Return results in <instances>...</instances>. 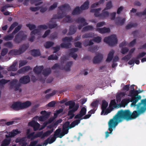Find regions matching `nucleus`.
Segmentation results:
<instances>
[{"label":"nucleus","instance_id":"12","mask_svg":"<svg viewBox=\"0 0 146 146\" xmlns=\"http://www.w3.org/2000/svg\"><path fill=\"white\" fill-rule=\"evenodd\" d=\"M103 55L101 54H98L95 56L93 60L94 64H96L100 62L103 59Z\"/></svg>","mask_w":146,"mask_h":146},{"label":"nucleus","instance_id":"60","mask_svg":"<svg viewBox=\"0 0 146 146\" xmlns=\"http://www.w3.org/2000/svg\"><path fill=\"white\" fill-rule=\"evenodd\" d=\"M58 33L56 32H54L52 33L50 36V38L51 39H54L57 37Z\"/></svg>","mask_w":146,"mask_h":146},{"label":"nucleus","instance_id":"31","mask_svg":"<svg viewBox=\"0 0 146 146\" xmlns=\"http://www.w3.org/2000/svg\"><path fill=\"white\" fill-rule=\"evenodd\" d=\"M51 69L47 68L42 70V74L45 76H47L51 73Z\"/></svg>","mask_w":146,"mask_h":146},{"label":"nucleus","instance_id":"38","mask_svg":"<svg viewBox=\"0 0 146 146\" xmlns=\"http://www.w3.org/2000/svg\"><path fill=\"white\" fill-rule=\"evenodd\" d=\"M71 44L70 42L65 43H62L61 44L60 46L62 48H68L71 47Z\"/></svg>","mask_w":146,"mask_h":146},{"label":"nucleus","instance_id":"23","mask_svg":"<svg viewBox=\"0 0 146 146\" xmlns=\"http://www.w3.org/2000/svg\"><path fill=\"white\" fill-rule=\"evenodd\" d=\"M77 30L76 27L74 25H71L70 26L69 31L68 33V35H71L74 34Z\"/></svg>","mask_w":146,"mask_h":146},{"label":"nucleus","instance_id":"25","mask_svg":"<svg viewBox=\"0 0 146 146\" xmlns=\"http://www.w3.org/2000/svg\"><path fill=\"white\" fill-rule=\"evenodd\" d=\"M89 1L88 0L86 1L83 5H82L80 9L82 10L87 9L89 7Z\"/></svg>","mask_w":146,"mask_h":146},{"label":"nucleus","instance_id":"37","mask_svg":"<svg viewBox=\"0 0 146 146\" xmlns=\"http://www.w3.org/2000/svg\"><path fill=\"white\" fill-rule=\"evenodd\" d=\"M116 107V104L115 100H113L111 101L109 104V108L113 109Z\"/></svg>","mask_w":146,"mask_h":146},{"label":"nucleus","instance_id":"3","mask_svg":"<svg viewBox=\"0 0 146 146\" xmlns=\"http://www.w3.org/2000/svg\"><path fill=\"white\" fill-rule=\"evenodd\" d=\"M128 96L131 97V98H125L123 100L121 101V103L124 105H127L129 102H131V107L137 106V109H141V108H146V98L141 100L140 102L136 104L138 101V98H135L133 96H130V92H129Z\"/></svg>","mask_w":146,"mask_h":146},{"label":"nucleus","instance_id":"35","mask_svg":"<svg viewBox=\"0 0 146 146\" xmlns=\"http://www.w3.org/2000/svg\"><path fill=\"white\" fill-rule=\"evenodd\" d=\"M72 64V61H69L66 64L64 67V69L66 71H69L70 70V68Z\"/></svg>","mask_w":146,"mask_h":146},{"label":"nucleus","instance_id":"29","mask_svg":"<svg viewBox=\"0 0 146 146\" xmlns=\"http://www.w3.org/2000/svg\"><path fill=\"white\" fill-rule=\"evenodd\" d=\"M31 54L34 56H39L40 55L39 50L33 49L31 50Z\"/></svg>","mask_w":146,"mask_h":146},{"label":"nucleus","instance_id":"48","mask_svg":"<svg viewBox=\"0 0 146 146\" xmlns=\"http://www.w3.org/2000/svg\"><path fill=\"white\" fill-rule=\"evenodd\" d=\"M14 35L12 33L11 34L5 36L4 37V39L7 41L11 40L14 37Z\"/></svg>","mask_w":146,"mask_h":146},{"label":"nucleus","instance_id":"5","mask_svg":"<svg viewBox=\"0 0 146 146\" xmlns=\"http://www.w3.org/2000/svg\"><path fill=\"white\" fill-rule=\"evenodd\" d=\"M28 45L23 44L20 46L18 49H13L10 50L9 53L13 55H19L24 52L29 48Z\"/></svg>","mask_w":146,"mask_h":146},{"label":"nucleus","instance_id":"57","mask_svg":"<svg viewBox=\"0 0 146 146\" xmlns=\"http://www.w3.org/2000/svg\"><path fill=\"white\" fill-rule=\"evenodd\" d=\"M61 131V129L60 128H58L54 132V136H55L58 137L60 135V134L61 133H60Z\"/></svg>","mask_w":146,"mask_h":146},{"label":"nucleus","instance_id":"59","mask_svg":"<svg viewBox=\"0 0 146 146\" xmlns=\"http://www.w3.org/2000/svg\"><path fill=\"white\" fill-rule=\"evenodd\" d=\"M27 27H28L29 29L32 31L34 29L36 28V26L35 25L31 24H27L26 25Z\"/></svg>","mask_w":146,"mask_h":146},{"label":"nucleus","instance_id":"1","mask_svg":"<svg viewBox=\"0 0 146 146\" xmlns=\"http://www.w3.org/2000/svg\"><path fill=\"white\" fill-rule=\"evenodd\" d=\"M137 109V110L134 111L132 112L129 110H119L113 118L111 119L110 124L111 125L112 124L114 126L117 125L119 123L123 120L128 121L135 119L146 111V108L142 107L141 109Z\"/></svg>","mask_w":146,"mask_h":146},{"label":"nucleus","instance_id":"42","mask_svg":"<svg viewBox=\"0 0 146 146\" xmlns=\"http://www.w3.org/2000/svg\"><path fill=\"white\" fill-rule=\"evenodd\" d=\"M94 36L92 32L86 33L82 35L83 38H92Z\"/></svg>","mask_w":146,"mask_h":146},{"label":"nucleus","instance_id":"53","mask_svg":"<svg viewBox=\"0 0 146 146\" xmlns=\"http://www.w3.org/2000/svg\"><path fill=\"white\" fill-rule=\"evenodd\" d=\"M4 45L8 48H13V45L11 42H8L4 43Z\"/></svg>","mask_w":146,"mask_h":146},{"label":"nucleus","instance_id":"7","mask_svg":"<svg viewBox=\"0 0 146 146\" xmlns=\"http://www.w3.org/2000/svg\"><path fill=\"white\" fill-rule=\"evenodd\" d=\"M104 41L110 46H112L117 44V39L116 35H112L110 36L105 37Z\"/></svg>","mask_w":146,"mask_h":146},{"label":"nucleus","instance_id":"40","mask_svg":"<svg viewBox=\"0 0 146 146\" xmlns=\"http://www.w3.org/2000/svg\"><path fill=\"white\" fill-rule=\"evenodd\" d=\"M97 46H92L88 48V50L93 53L94 52L97 50Z\"/></svg>","mask_w":146,"mask_h":146},{"label":"nucleus","instance_id":"14","mask_svg":"<svg viewBox=\"0 0 146 146\" xmlns=\"http://www.w3.org/2000/svg\"><path fill=\"white\" fill-rule=\"evenodd\" d=\"M111 120V119H110L108 122V130L110 132H108V131H106V135H105V138H107L109 136V134L111 133L112 131H113V129L115 128L116 125H114V124H112V125H111L110 124V121Z\"/></svg>","mask_w":146,"mask_h":146},{"label":"nucleus","instance_id":"24","mask_svg":"<svg viewBox=\"0 0 146 146\" xmlns=\"http://www.w3.org/2000/svg\"><path fill=\"white\" fill-rule=\"evenodd\" d=\"M17 64V62H15L11 66L7 68V70L8 71H17V68L15 67Z\"/></svg>","mask_w":146,"mask_h":146},{"label":"nucleus","instance_id":"21","mask_svg":"<svg viewBox=\"0 0 146 146\" xmlns=\"http://www.w3.org/2000/svg\"><path fill=\"white\" fill-rule=\"evenodd\" d=\"M11 141L10 138L6 137L2 141L1 145V146H7L10 143Z\"/></svg>","mask_w":146,"mask_h":146},{"label":"nucleus","instance_id":"16","mask_svg":"<svg viewBox=\"0 0 146 146\" xmlns=\"http://www.w3.org/2000/svg\"><path fill=\"white\" fill-rule=\"evenodd\" d=\"M108 106V103L105 100H103L102 102V104L101 106V108L102 111L101 113V115H102L104 113V111Z\"/></svg>","mask_w":146,"mask_h":146},{"label":"nucleus","instance_id":"49","mask_svg":"<svg viewBox=\"0 0 146 146\" xmlns=\"http://www.w3.org/2000/svg\"><path fill=\"white\" fill-rule=\"evenodd\" d=\"M18 81V80L16 79H14L12 80L9 83L10 88H12L16 85Z\"/></svg>","mask_w":146,"mask_h":146},{"label":"nucleus","instance_id":"36","mask_svg":"<svg viewBox=\"0 0 146 146\" xmlns=\"http://www.w3.org/2000/svg\"><path fill=\"white\" fill-rule=\"evenodd\" d=\"M54 42H52L48 41L46 42L44 44V46H45V48H48L53 46L54 45Z\"/></svg>","mask_w":146,"mask_h":146},{"label":"nucleus","instance_id":"58","mask_svg":"<svg viewBox=\"0 0 146 146\" xmlns=\"http://www.w3.org/2000/svg\"><path fill=\"white\" fill-rule=\"evenodd\" d=\"M27 62V61L26 60H22L19 62V67L20 68L23 66L25 65Z\"/></svg>","mask_w":146,"mask_h":146},{"label":"nucleus","instance_id":"13","mask_svg":"<svg viewBox=\"0 0 146 146\" xmlns=\"http://www.w3.org/2000/svg\"><path fill=\"white\" fill-rule=\"evenodd\" d=\"M86 109L84 107H83L80 111L79 114L76 115L74 117L75 119H80L82 116L86 113Z\"/></svg>","mask_w":146,"mask_h":146},{"label":"nucleus","instance_id":"34","mask_svg":"<svg viewBox=\"0 0 146 146\" xmlns=\"http://www.w3.org/2000/svg\"><path fill=\"white\" fill-rule=\"evenodd\" d=\"M54 129L50 130H48L44 132L41 137V139H43L45 137H47L51 134L52 133Z\"/></svg>","mask_w":146,"mask_h":146},{"label":"nucleus","instance_id":"27","mask_svg":"<svg viewBox=\"0 0 146 146\" xmlns=\"http://www.w3.org/2000/svg\"><path fill=\"white\" fill-rule=\"evenodd\" d=\"M18 133V131L17 129H15L13 130V131L10 132L9 135H5L6 137H13L15 136Z\"/></svg>","mask_w":146,"mask_h":146},{"label":"nucleus","instance_id":"11","mask_svg":"<svg viewBox=\"0 0 146 146\" xmlns=\"http://www.w3.org/2000/svg\"><path fill=\"white\" fill-rule=\"evenodd\" d=\"M30 78L29 76L26 75L23 76L19 80V82L22 84H26L30 81Z\"/></svg>","mask_w":146,"mask_h":146},{"label":"nucleus","instance_id":"22","mask_svg":"<svg viewBox=\"0 0 146 146\" xmlns=\"http://www.w3.org/2000/svg\"><path fill=\"white\" fill-rule=\"evenodd\" d=\"M104 9L102 11V12L100 13V18L101 19H104L106 17H108L109 15V12L107 11H105Z\"/></svg>","mask_w":146,"mask_h":146},{"label":"nucleus","instance_id":"46","mask_svg":"<svg viewBox=\"0 0 146 146\" xmlns=\"http://www.w3.org/2000/svg\"><path fill=\"white\" fill-rule=\"evenodd\" d=\"M93 29V28L92 25H88L84 27L82 30V32H84L88 30H92Z\"/></svg>","mask_w":146,"mask_h":146},{"label":"nucleus","instance_id":"52","mask_svg":"<svg viewBox=\"0 0 146 146\" xmlns=\"http://www.w3.org/2000/svg\"><path fill=\"white\" fill-rule=\"evenodd\" d=\"M21 27L22 25H18L15 28L14 31L12 32L13 33L14 35L15 34L21 30Z\"/></svg>","mask_w":146,"mask_h":146},{"label":"nucleus","instance_id":"30","mask_svg":"<svg viewBox=\"0 0 146 146\" xmlns=\"http://www.w3.org/2000/svg\"><path fill=\"white\" fill-rule=\"evenodd\" d=\"M79 107L78 104H76L75 106L72 109L70 110L68 112V115H73L74 112L76 111L78 109Z\"/></svg>","mask_w":146,"mask_h":146},{"label":"nucleus","instance_id":"41","mask_svg":"<svg viewBox=\"0 0 146 146\" xmlns=\"http://www.w3.org/2000/svg\"><path fill=\"white\" fill-rule=\"evenodd\" d=\"M38 142V140L32 141L30 142L29 145H26V146H42V145L40 144L37 145Z\"/></svg>","mask_w":146,"mask_h":146},{"label":"nucleus","instance_id":"17","mask_svg":"<svg viewBox=\"0 0 146 146\" xmlns=\"http://www.w3.org/2000/svg\"><path fill=\"white\" fill-rule=\"evenodd\" d=\"M101 10V8H99L97 9H93L90 10V12L94 13V15L96 17H99L100 18V11Z\"/></svg>","mask_w":146,"mask_h":146},{"label":"nucleus","instance_id":"2","mask_svg":"<svg viewBox=\"0 0 146 146\" xmlns=\"http://www.w3.org/2000/svg\"><path fill=\"white\" fill-rule=\"evenodd\" d=\"M58 8L59 10L57 14L53 15L52 18L50 21L51 23L54 22V23L53 24L48 25V27L50 29H52L55 28L57 26V24L56 23V21H54V19L62 18L65 17L66 15V10L69 11L71 9L70 6L66 3L59 6Z\"/></svg>","mask_w":146,"mask_h":146},{"label":"nucleus","instance_id":"62","mask_svg":"<svg viewBox=\"0 0 146 146\" xmlns=\"http://www.w3.org/2000/svg\"><path fill=\"white\" fill-rule=\"evenodd\" d=\"M98 102L97 101H95L93 102L91 104V106L94 109H95L97 107Z\"/></svg>","mask_w":146,"mask_h":146},{"label":"nucleus","instance_id":"9","mask_svg":"<svg viewBox=\"0 0 146 146\" xmlns=\"http://www.w3.org/2000/svg\"><path fill=\"white\" fill-rule=\"evenodd\" d=\"M70 122L67 121L63 125L62 132L60 135L58 137L61 138L65 134H67L68 132V130L70 129L69 127V125H70Z\"/></svg>","mask_w":146,"mask_h":146},{"label":"nucleus","instance_id":"63","mask_svg":"<svg viewBox=\"0 0 146 146\" xmlns=\"http://www.w3.org/2000/svg\"><path fill=\"white\" fill-rule=\"evenodd\" d=\"M129 51V49L127 47L122 48L121 50V52L123 54H124L127 52Z\"/></svg>","mask_w":146,"mask_h":146},{"label":"nucleus","instance_id":"4","mask_svg":"<svg viewBox=\"0 0 146 146\" xmlns=\"http://www.w3.org/2000/svg\"><path fill=\"white\" fill-rule=\"evenodd\" d=\"M31 103L29 101H27L23 103L20 102H14L11 107L15 111H19L27 108L31 105Z\"/></svg>","mask_w":146,"mask_h":146},{"label":"nucleus","instance_id":"33","mask_svg":"<svg viewBox=\"0 0 146 146\" xmlns=\"http://www.w3.org/2000/svg\"><path fill=\"white\" fill-rule=\"evenodd\" d=\"M80 120L79 119H77L73 121L71 124L69 125V127L71 129L74 127L76 125H78L80 123Z\"/></svg>","mask_w":146,"mask_h":146},{"label":"nucleus","instance_id":"6","mask_svg":"<svg viewBox=\"0 0 146 146\" xmlns=\"http://www.w3.org/2000/svg\"><path fill=\"white\" fill-rule=\"evenodd\" d=\"M27 36L25 34L23 31H21L17 33L13 39L14 42L16 44H19L27 38Z\"/></svg>","mask_w":146,"mask_h":146},{"label":"nucleus","instance_id":"64","mask_svg":"<svg viewBox=\"0 0 146 146\" xmlns=\"http://www.w3.org/2000/svg\"><path fill=\"white\" fill-rule=\"evenodd\" d=\"M69 55L70 56L73 58L75 60L76 59L78 56L77 54L73 52H70L69 53Z\"/></svg>","mask_w":146,"mask_h":146},{"label":"nucleus","instance_id":"45","mask_svg":"<svg viewBox=\"0 0 146 146\" xmlns=\"http://www.w3.org/2000/svg\"><path fill=\"white\" fill-rule=\"evenodd\" d=\"M64 22L70 23L72 22V20L71 18V16L70 15L67 16L63 19Z\"/></svg>","mask_w":146,"mask_h":146},{"label":"nucleus","instance_id":"20","mask_svg":"<svg viewBox=\"0 0 146 146\" xmlns=\"http://www.w3.org/2000/svg\"><path fill=\"white\" fill-rule=\"evenodd\" d=\"M32 69V68L30 67L29 66H26L23 67L21 69L19 70L17 72L18 73L21 74L23 72H25L29 70H31Z\"/></svg>","mask_w":146,"mask_h":146},{"label":"nucleus","instance_id":"32","mask_svg":"<svg viewBox=\"0 0 146 146\" xmlns=\"http://www.w3.org/2000/svg\"><path fill=\"white\" fill-rule=\"evenodd\" d=\"M15 142L17 143H19L20 145L25 143L27 142V141L25 139V137H23L21 138H17Z\"/></svg>","mask_w":146,"mask_h":146},{"label":"nucleus","instance_id":"54","mask_svg":"<svg viewBox=\"0 0 146 146\" xmlns=\"http://www.w3.org/2000/svg\"><path fill=\"white\" fill-rule=\"evenodd\" d=\"M101 37L99 36L95 37L92 39L93 41L98 43L100 42L101 41Z\"/></svg>","mask_w":146,"mask_h":146},{"label":"nucleus","instance_id":"28","mask_svg":"<svg viewBox=\"0 0 146 146\" xmlns=\"http://www.w3.org/2000/svg\"><path fill=\"white\" fill-rule=\"evenodd\" d=\"M114 53V51L113 50H111L109 52L106 60L107 62H110L112 60Z\"/></svg>","mask_w":146,"mask_h":146},{"label":"nucleus","instance_id":"47","mask_svg":"<svg viewBox=\"0 0 146 146\" xmlns=\"http://www.w3.org/2000/svg\"><path fill=\"white\" fill-rule=\"evenodd\" d=\"M9 80H7L4 79H2L0 80V86L3 87L4 85L9 82Z\"/></svg>","mask_w":146,"mask_h":146},{"label":"nucleus","instance_id":"50","mask_svg":"<svg viewBox=\"0 0 146 146\" xmlns=\"http://www.w3.org/2000/svg\"><path fill=\"white\" fill-rule=\"evenodd\" d=\"M58 56L56 54H52L50 55L48 58V59L49 60H57L58 59Z\"/></svg>","mask_w":146,"mask_h":146},{"label":"nucleus","instance_id":"43","mask_svg":"<svg viewBox=\"0 0 146 146\" xmlns=\"http://www.w3.org/2000/svg\"><path fill=\"white\" fill-rule=\"evenodd\" d=\"M18 25V23L17 22L13 23L10 26L8 31V33H9L16 27Z\"/></svg>","mask_w":146,"mask_h":146},{"label":"nucleus","instance_id":"10","mask_svg":"<svg viewBox=\"0 0 146 146\" xmlns=\"http://www.w3.org/2000/svg\"><path fill=\"white\" fill-rule=\"evenodd\" d=\"M143 91H138L137 90H130L129 91L130 92V96H133L134 97L136 98H138V101L141 100V96L138 95V94L141 92Z\"/></svg>","mask_w":146,"mask_h":146},{"label":"nucleus","instance_id":"61","mask_svg":"<svg viewBox=\"0 0 146 146\" xmlns=\"http://www.w3.org/2000/svg\"><path fill=\"white\" fill-rule=\"evenodd\" d=\"M40 32V30L38 29H34L33 31H32L31 33V35H35L38 34Z\"/></svg>","mask_w":146,"mask_h":146},{"label":"nucleus","instance_id":"55","mask_svg":"<svg viewBox=\"0 0 146 146\" xmlns=\"http://www.w3.org/2000/svg\"><path fill=\"white\" fill-rule=\"evenodd\" d=\"M73 40V38L72 37H67L66 36L62 39V41L64 42L67 41L68 42H70L72 40Z\"/></svg>","mask_w":146,"mask_h":146},{"label":"nucleus","instance_id":"44","mask_svg":"<svg viewBox=\"0 0 146 146\" xmlns=\"http://www.w3.org/2000/svg\"><path fill=\"white\" fill-rule=\"evenodd\" d=\"M137 25V24L136 23H131L127 24L125 28L126 29H129L132 27H135Z\"/></svg>","mask_w":146,"mask_h":146},{"label":"nucleus","instance_id":"18","mask_svg":"<svg viewBox=\"0 0 146 146\" xmlns=\"http://www.w3.org/2000/svg\"><path fill=\"white\" fill-rule=\"evenodd\" d=\"M44 68L43 66H36L33 69V71L35 73L37 74H40Z\"/></svg>","mask_w":146,"mask_h":146},{"label":"nucleus","instance_id":"39","mask_svg":"<svg viewBox=\"0 0 146 146\" xmlns=\"http://www.w3.org/2000/svg\"><path fill=\"white\" fill-rule=\"evenodd\" d=\"M80 12V10L79 7L78 6H77L75 8V9L72 11V15H77L79 14Z\"/></svg>","mask_w":146,"mask_h":146},{"label":"nucleus","instance_id":"26","mask_svg":"<svg viewBox=\"0 0 146 146\" xmlns=\"http://www.w3.org/2000/svg\"><path fill=\"white\" fill-rule=\"evenodd\" d=\"M125 20V19L124 18L121 19V18L119 17H117L115 20V23L117 25H122L124 23Z\"/></svg>","mask_w":146,"mask_h":146},{"label":"nucleus","instance_id":"51","mask_svg":"<svg viewBox=\"0 0 146 146\" xmlns=\"http://www.w3.org/2000/svg\"><path fill=\"white\" fill-rule=\"evenodd\" d=\"M112 7V3L111 1L108 2L106 5V7L104 8V10L110 9Z\"/></svg>","mask_w":146,"mask_h":146},{"label":"nucleus","instance_id":"8","mask_svg":"<svg viewBox=\"0 0 146 146\" xmlns=\"http://www.w3.org/2000/svg\"><path fill=\"white\" fill-rule=\"evenodd\" d=\"M29 132L30 130L28 129L27 132V138L28 139H30L31 141H33L36 138L40 137H41L43 134L42 131L38 132L35 134V132H34L29 134Z\"/></svg>","mask_w":146,"mask_h":146},{"label":"nucleus","instance_id":"56","mask_svg":"<svg viewBox=\"0 0 146 146\" xmlns=\"http://www.w3.org/2000/svg\"><path fill=\"white\" fill-rule=\"evenodd\" d=\"M8 51V49L7 48H3L1 50V55L2 56H4L7 53Z\"/></svg>","mask_w":146,"mask_h":146},{"label":"nucleus","instance_id":"19","mask_svg":"<svg viewBox=\"0 0 146 146\" xmlns=\"http://www.w3.org/2000/svg\"><path fill=\"white\" fill-rule=\"evenodd\" d=\"M76 22L79 24H83V26H86L88 24V23L86 22V19L82 17H79L76 20Z\"/></svg>","mask_w":146,"mask_h":146},{"label":"nucleus","instance_id":"15","mask_svg":"<svg viewBox=\"0 0 146 146\" xmlns=\"http://www.w3.org/2000/svg\"><path fill=\"white\" fill-rule=\"evenodd\" d=\"M96 31H98L101 34L106 33H108L110 32V30L109 28L104 27L103 28H97L96 29Z\"/></svg>","mask_w":146,"mask_h":146}]
</instances>
